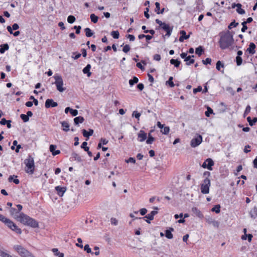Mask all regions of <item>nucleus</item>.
<instances>
[{
	"instance_id": "obj_5",
	"label": "nucleus",
	"mask_w": 257,
	"mask_h": 257,
	"mask_svg": "<svg viewBox=\"0 0 257 257\" xmlns=\"http://www.w3.org/2000/svg\"><path fill=\"white\" fill-rule=\"evenodd\" d=\"M210 185V180L208 178H205L200 185L201 192L204 194L209 193Z\"/></svg>"
},
{
	"instance_id": "obj_46",
	"label": "nucleus",
	"mask_w": 257,
	"mask_h": 257,
	"mask_svg": "<svg viewBox=\"0 0 257 257\" xmlns=\"http://www.w3.org/2000/svg\"><path fill=\"white\" fill-rule=\"evenodd\" d=\"M20 117L23 119V120L25 122L28 121L29 120V118L26 114H21Z\"/></svg>"
},
{
	"instance_id": "obj_3",
	"label": "nucleus",
	"mask_w": 257,
	"mask_h": 257,
	"mask_svg": "<svg viewBox=\"0 0 257 257\" xmlns=\"http://www.w3.org/2000/svg\"><path fill=\"white\" fill-rule=\"evenodd\" d=\"M24 163L26 167V172L30 174H33L35 169L34 158L31 156H29L28 158L24 161Z\"/></svg>"
},
{
	"instance_id": "obj_56",
	"label": "nucleus",
	"mask_w": 257,
	"mask_h": 257,
	"mask_svg": "<svg viewBox=\"0 0 257 257\" xmlns=\"http://www.w3.org/2000/svg\"><path fill=\"white\" fill-rule=\"evenodd\" d=\"M250 107L249 105H247L245 108V111L244 112V116H245L246 115L248 114L249 112H250Z\"/></svg>"
},
{
	"instance_id": "obj_44",
	"label": "nucleus",
	"mask_w": 257,
	"mask_h": 257,
	"mask_svg": "<svg viewBox=\"0 0 257 257\" xmlns=\"http://www.w3.org/2000/svg\"><path fill=\"white\" fill-rule=\"evenodd\" d=\"M220 67H222L223 68L224 67V65L223 64H222L221 61H218L216 63V68L217 70H218V71H220Z\"/></svg>"
},
{
	"instance_id": "obj_48",
	"label": "nucleus",
	"mask_w": 257,
	"mask_h": 257,
	"mask_svg": "<svg viewBox=\"0 0 257 257\" xmlns=\"http://www.w3.org/2000/svg\"><path fill=\"white\" fill-rule=\"evenodd\" d=\"M155 6H156V8H155V12L157 13V14H159V12L160 10V3L158 2H156Z\"/></svg>"
},
{
	"instance_id": "obj_6",
	"label": "nucleus",
	"mask_w": 257,
	"mask_h": 257,
	"mask_svg": "<svg viewBox=\"0 0 257 257\" xmlns=\"http://www.w3.org/2000/svg\"><path fill=\"white\" fill-rule=\"evenodd\" d=\"M15 250L21 257H29L32 253L26 248L20 245H16L14 246Z\"/></svg>"
},
{
	"instance_id": "obj_23",
	"label": "nucleus",
	"mask_w": 257,
	"mask_h": 257,
	"mask_svg": "<svg viewBox=\"0 0 257 257\" xmlns=\"http://www.w3.org/2000/svg\"><path fill=\"white\" fill-rule=\"evenodd\" d=\"M206 162L207 163V169L209 170H212V167L214 165V162L213 160L210 158H208L206 160Z\"/></svg>"
},
{
	"instance_id": "obj_20",
	"label": "nucleus",
	"mask_w": 257,
	"mask_h": 257,
	"mask_svg": "<svg viewBox=\"0 0 257 257\" xmlns=\"http://www.w3.org/2000/svg\"><path fill=\"white\" fill-rule=\"evenodd\" d=\"M194 55L189 56L185 58L184 61L186 62V64L187 65H190L194 63L195 60L193 59H191V57H194Z\"/></svg>"
},
{
	"instance_id": "obj_36",
	"label": "nucleus",
	"mask_w": 257,
	"mask_h": 257,
	"mask_svg": "<svg viewBox=\"0 0 257 257\" xmlns=\"http://www.w3.org/2000/svg\"><path fill=\"white\" fill-rule=\"evenodd\" d=\"M10 219L6 218L4 215L0 214V220L2 222H4L6 225L8 223V221H10Z\"/></svg>"
},
{
	"instance_id": "obj_53",
	"label": "nucleus",
	"mask_w": 257,
	"mask_h": 257,
	"mask_svg": "<svg viewBox=\"0 0 257 257\" xmlns=\"http://www.w3.org/2000/svg\"><path fill=\"white\" fill-rule=\"evenodd\" d=\"M84 249L87 253H92L91 249L90 248L89 245L88 244L85 245L84 247Z\"/></svg>"
},
{
	"instance_id": "obj_15",
	"label": "nucleus",
	"mask_w": 257,
	"mask_h": 257,
	"mask_svg": "<svg viewBox=\"0 0 257 257\" xmlns=\"http://www.w3.org/2000/svg\"><path fill=\"white\" fill-rule=\"evenodd\" d=\"M180 33L181 36L179 38V41L181 42H183L184 40L188 39L190 37L189 35H186V32L184 30L181 31Z\"/></svg>"
},
{
	"instance_id": "obj_50",
	"label": "nucleus",
	"mask_w": 257,
	"mask_h": 257,
	"mask_svg": "<svg viewBox=\"0 0 257 257\" xmlns=\"http://www.w3.org/2000/svg\"><path fill=\"white\" fill-rule=\"evenodd\" d=\"M0 255L2 257H13L11 255L3 251H0Z\"/></svg>"
},
{
	"instance_id": "obj_63",
	"label": "nucleus",
	"mask_w": 257,
	"mask_h": 257,
	"mask_svg": "<svg viewBox=\"0 0 257 257\" xmlns=\"http://www.w3.org/2000/svg\"><path fill=\"white\" fill-rule=\"evenodd\" d=\"M70 113L73 116H75L78 114V111L76 109H72L71 110Z\"/></svg>"
},
{
	"instance_id": "obj_11",
	"label": "nucleus",
	"mask_w": 257,
	"mask_h": 257,
	"mask_svg": "<svg viewBox=\"0 0 257 257\" xmlns=\"http://www.w3.org/2000/svg\"><path fill=\"white\" fill-rule=\"evenodd\" d=\"M55 190H56L57 193L59 196H62L66 191V188L65 187H60L58 186L55 187Z\"/></svg>"
},
{
	"instance_id": "obj_32",
	"label": "nucleus",
	"mask_w": 257,
	"mask_h": 257,
	"mask_svg": "<svg viewBox=\"0 0 257 257\" xmlns=\"http://www.w3.org/2000/svg\"><path fill=\"white\" fill-rule=\"evenodd\" d=\"M170 131V128L169 126H164L163 128L161 129V133L164 135H168Z\"/></svg>"
},
{
	"instance_id": "obj_60",
	"label": "nucleus",
	"mask_w": 257,
	"mask_h": 257,
	"mask_svg": "<svg viewBox=\"0 0 257 257\" xmlns=\"http://www.w3.org/2000/svg\"><path fill=\"white\" fill-rule=\"evenodd\" d=\"M110 222L112 224L114 225H116L118 223L117 220L115 218H111L110 219Z\"/></svg>"
},
{
	"instance_id": "obj_41",
	"label": "nucleus",
	"mask_w": 257,
	"mask_h": 257,
	"mask_svg": "<svg viewBox=\"0 0 257 257\" xmlns=\"http://www.w3.org/2000/svg\"><path fill=\"white\" fill-rule=\"evenodd\" d=\"M173 77H170L169 80L166 82V83L168 84L171 87H173L175 86L173 82Z\"/></svg>"
},
{
	"instance_id": "obj_13",
	"label": "nucleus",
	"mask_w": 257,
	"mask_h": 257,
	"mask_svg": "<svg viewBox=\"0 0 257 257\" xmlns=\"http://www.w3.org/2000/svg\"><path fill=\"white\" fill-rule=\"evenodd\" d=\"M56 148H57V146L54 145H51L50 146V148H49L50 151L52 153V154L53 156H56L60 153V150H55Z\"/></svg>"
},
{
	"instance_id": "obj_59",
	"label": "nucleus",
	"mask_w": 257,
	"mask_h": 257,
	"mask_svg": "<svg viewBox=\"0 0 257 257\" xmlns=\"http://www.w3.org/2000/svg\"><path fill=\"white\" fill-rule=\"evenodd\" d=\"M74 29H76V33L77 34H80V30L81 29V27L80 26H75L74 27Z\"/></svg>"
},
{
	"instance_id": "obj_35",
	"label": "nucleus",
	"mask_w": 257,
	"mask_h": 257,
	"mask_svg": "<svg viewBox=\"0 0 257 257\" xmlns=\"http://www.w3.org/2000/svg\"><path fill=\"white\" fill-rule=\"evenodd\" d=\"M10 213H11V214L12 215L14 216L15 218V215H19V214H20V213H19V212L17 210V209L14 208H12L10 209Z\"/></svg>"
},
{
	"instance_id": "obj_2",
	"label": "nucleus",
	"mask_w": 257,
	"mask_h": 257,
	"mask_svg": "<svg viewBox=\"0 0 257 257\" xmlns=\"http://www.w3.org/2000/svg\"><path fill=\"white\" fill-rule=\"evenodd\" d=\"M233 43V39L232 36L229 32L226 33L221 36L219 41V46L221 49H225L231 46Z\"/></svg>"
},
{
	"instance_id": "obj_7",
	"label": "nucleus",
	"mask_w": 257,
	"mask_h": 257,
	"mask_svg": "<svg viewBox=\"0 0 257 257\" xmlns=\"http://www.w3.org/2000/svg\"><path fill=\"white\" fill-rule=\"evenodd\" d=\"M7 225L8 227H9L13 231L16 232L18 234H21L22 231L21 229L19 228L15 223H14L12 220H10L8 221Z\"/></svg>"
},
{
	"instance_id": "obj_57",
	"label": "nucleus",
	"mask_w": 257,
	"mask_h": 257,
	"mask_svg": "<svg viewBox=\"0 0 257 257\" xmlns=\"http://www.w3.org/2000/svg\"><path fill=\"white\" fill-rule=\"evenodd\" d=\"M211 62V59L209 58H207L205 60L202 61V62L204 65L210 64Z\"/></svg>"
},
{
	"instance_id": "obj_22",
	"label": "nucleus",
	"mask_w": 257,
	"mask_h": 257,
	"mask_svg": "<svg viewBox=\"0 0 257 257\" xmlns=\"http://www.w3.org/2000/svg\"><path fill=\"white\" fill-rule=\"evenodd\" d=\"M192 211L193 212V213H194L198 217H200V218L203 217L202 214L201 213L200 211L197 207H193L192 208Z\"/></svg>"
},
{
	"instance_id": "obj_4",
	"label": "nucleus",
	"mask_w": 257,
	"mask_h": 257,
	"mask_svg": "<svg viewBox=\"0 0 257 257\" xmlns=\"http://www.w3.org/2000/svg\"><path fill=\"white\" fill-rule=\"evenodd\" d=\"M53 77L55 80L54 84L56 86L57 89L60 92L65 90L66 88L63 87L64 83L62 77L59 75L56 74Z\"/></svg>"
},
{
	"instance_id": "obj_43",
	"label": "nucleus",
	"mask_w": 257,
	"mask_h": 257,
	"mask_svg": "<svg viewBox=\"0 0 257 257\" xmlns=\"http://www.w3.org/2000/svg\"><path fill=\"white\" fill-rule=\"evenodd\" d=\"M166 237L168 239H172L173 238V236L170 230H166Z\"/></svg>"
},
{
	"instance_id": "obj_24",
	"label": "nucleus",
	"mask_w": 257,
	"mask_h": 257,
	"mask_svg": "<svg viewBox=\"0 0 257 257\" xmlns=\"http://www.w3.org/2000/svg\"><path fill=\"white\" fill-rule=\"evenodd\" d=\"M90 68L91 65L90 64H87V66L83 69V72L84 74H87L88 77H89L91 74L90 72Z\"/></svg>"
},
{
	"instance_id": "obj_8",
	"label": "nucleus",
	"mask_w": 257,
	"mask_h": 257,
	"mask_svg": "<svg viewBox=\"0 0 257 257\" xmlns=\"http://www.w3.org/2000/svg\"><path fill=\"white\" fill-rule=\"evenodd\" d=\"M202 141V137L201 135H199L197 137L193 139L191 141V146L192 147L195 148L199 145Z\"/></svg>"
},
{
	"instance_id": "obj_30",
	"label": "nucleus",
	"mask_w": 257,
	"mask_h": 257,
	"mask_svg": "<svg viewBox=\"0 0 257 257\" xmlns=\"http://www.w3.org/2000/svg\"><path fill=\"white\" fill-rule=\"evenodd\" d=\"M84 31L85 32L86 36L87 37H90L93 36V33L92 32L91 29L89 28H86L84 29Z\"/></svg>"
},
{
	"instance_id": "obj_19",
	"label": "nucleus",
	"mask_w": 257,
	"mask_h": 257,
	"mask_svg": "<svg viewBox=\"0 0 257 257\" xmlns=\"http://www.w3.org/2000/svg\"><path fill=\"white\" fill-rule=\"evenodd\" d=\"M17 176L15 175H11L9 176L8 178V181L10 182H13L16 184H19L20 183V181L19 179H17Z\"/></svg>"
},
{
	"instance_id": "obj_45",
	"label": "nucleus",
	"mask_w": 257,
	"mask_h": 257,
	"mask_svg": "<svg viewBox=\"0 0 257 257\" xmlns=\"http://www.w3.org/2000/svg\"><path fill=\"white\" fill-rule=\"evenodd\" d=\"M236 65L237 66H240L242 64V59L241 57L237 56L236 57Z\"/></svg>"
},
{
	"instance_id": "obj_27",
	"label": "nucleus",
	"mask_w": 257,
	"mask_h": 257,
	"mask_svg": "<svg viewBox=\"0 0 257 257\" xmlns=\"http://www.w3.org/2000/svg\"><path fill=\"white\" fill-rule=\"evenodd\" d=\"M0 47V53L2 54L4 53L5 51L8 50L9 48V46L8 44H2Z\"/></svg>"
},
{
	"instance_id": "obj_47",
	"label": "nucleus",
	"mask_w": 257,
	"mask_h": 257,
	"mask_svg": "<svg viewBox=\"0 0 257 257\" xmlns=\"http://www.w3.org/2000/svg\"><path fill=\"white\" fill-rule=\"evenodd\" d=\"M238 25V23H236L235 21H234L229 24L228 28L229 29H231L233 27H236Z\"/></svg>"
},
{
	"instance_id": "obj_55",
	"label": "nucleus",
	"mask_w": 257,
	"mask_h": 257,
	"mask_svg": "<svg viewBox=\"0 0 257 257\" xmlns=\"http://www.w3.org/2000/svg\"><path fill=\"white\" fill-rule=\"evenodd\" d=\"M130 50V47L128 45H125L124 46L122 51L124 53H127Z\"/></svg>"
},
{
	"instance_id": "obj_34",
	"label": "nucleus",
	"mask_w": 257,
	"mask_h": 257,
	"mask_svg": "<svg viewBox=\"0 0 257 257\" xmlns=\"http://www.w3.org/2000/svg\"><path fill=\"white\" fill-rule=\"evenodd\" d=\"M203 52V50L201 46L197 47L195 50L196 54H197L199 56H200L202 54Z\"/></svg>"
},
{
	"instance_id": "obj_37",
	"label": "nucleus",
	"mask_w": 257,
	"mask_h": 257,
	"mask_svg": "<svg viewBox=\"0 0 257 257\" xmlns=\"http://www.w3.org/2000/svg\"><path fill=\"white\" fill-rule=\"evenodd\" d=\"M90 19L91 21L94 23H96L98 21V17L94 14L90 15Z\"/></svg>"
},
{
	"instance_id": "obj_16",
	"label": "nucleus",
	"mask_w": 257,
	"mask_h": 257,
	"mask_svg": "<svg viewBox=\"0 0 257 257\" xmlns=\"http://www.w3.org/2000/svg\"><path fill=\"white\" fill-rule=\"evenodd\" d=\"M157 213H158V212L157 211H152L150 213L148 214V215L145 216L144 217H143V218L140 217L139 219H141L142 218H147L150 220H152L154 219V216L156 214H157Z\"/></svg>"
},
{
	"instance_id": "obj_42",
	"label": "nucleus",
	"mask_w": 257,
	"mask_h": 257,
	"mask_svg": "<svg viewBox=\"0 0 257 257\" xmlns=\"http://www.w3.org/2000/svg\"><path fill=\"white\" fill-rule=\"evenodd\" d=\"M75 17L72 15L68 16L67 18V21L70 24L73 23L75 21Z\"/></svg>"
},
{
	"instance_id": "obj_10",
	"label": "nucleus",
	"mask_w": 257,
	"mask_h": 257,
	"mask_svg": "<svg viewBox=\"0 0 257 257\" xmlns=\"http://www.w3.org/2000/svg\"><path fill=\"white\" fill-rule=\"evenodd\" d=\"M58 104L56 102H55L52 99H47L45 102V107L46 108H49L50 107H56Z\"/></svg>"
},
{
	"instance_id": "obj_62",
	"label": "nucleus",
	"mask_w": 257,
	"mask_h": 257,
	"mask_svg": "<svg viewBox=\"0 0 257 257\" xmlns=\"http://www.w3.org/2000/svg\"><path fill=\"white\" fill-rule=\"evenodd\" d=\"M140 214L143 216L145 215L147 212V210L146 208H142L140 210Z\"/></svg>"
},
{
	"instance_id": "obj_1",
	"label": "nucleus",
	"mask_w": 257,
	"mask_h": 257,
	"mask_svg": "<svg viewBox=\"0 0 257 257\" xmlns=\"http://www.w3.org/2000/svg\"><path fill=\"white\" fill-rule=\"evenodd\" d=\"M15 218L25 225L30 226L33 228L38 227L39 225L38 222L34 219L21 212L19 215H15Z\"/></svg>"
},
{
	"instance_id": "obj_61",
	"label": "nucleus",
	"mask_w": 257,
	"mask_h": 257,
	"mask_svg": "<svg viewBox=\"0 0 257 257\" xmlns=\"http://www.w3.org/2000/svg\"><path fill=\"white\" fill-rule=\"evenodd\" d=\"M202 87L201 86H198L197 88H194L193 89V93H196L198 92H200L202 91Z\"/></svg>"
},
{
	"instance_id": "obj_12",
	"label": "nucleus",
	"mask_w": 257,
	"mask_h": 257,
	"mask_svg": "<svg viewBox=\"0 0 257 257\" xmlns=\"http://www.w3.org/2000/svg\"><path fill=\"white\" fill-rule=\"evenodd\" d=\"M256 46L253 43H250L249 45V47L247 49L246 51L249 54L252 55L255 53V49Z\"/></svg>"
},
{
	"instance_id": "obj_28",
	"label": "nucleus",
	"mask_w": 257,
	"mask_h": 257,
	"mask_svg": "<svg viewBox=\"0 0 257 257\" xmlns=\"http://www.w3.org/2000/svg\"><path fill=\"white\" fill-rule=\"evenodd\" d=\"M247 120L248 122L250 125L252 126L254 123L257 122V117H253L252 119H251L250 116L247 117Z\"/></svg>"
},
{
	"instance_id": "obj_52",
	"label": "nucleus",
	"mask_w": 257,
	"mask_h": 257,
	"mask_svg": "<svg viewBox=\"0 0 257 257\" xmlns=\"http://www.w3.org/2000/svg\"><path fill=\"white\" fill-rule=\"evenodd\" d=\"M213 113V110L210 107L207 108V111H205V114L206 116L208 117L209 116L210 114H211Z\"/></svg>"
},
{
	"instance_id": "obj_33",
	"label": "nucleus",
	"mask_w": 257,
	"mask_h": 257,
	"mask_svg": "<svg viewBox=\"0 0 257 257\" xmlns=\"http://www.w3.org/2000/svg\"><path fill=\"white\" fill-rule=\"evenodd\" d=\"M139 81L138 78L134 76L132 79L129 80V84L131 86L133 85L134 84L138 83Z\"/></svg>"
},
{
	"instance_id": "obj_18",
	"label": "nucleus",
	"mask_w": 257,
	"mask_h": 257,
	"mask_svg": "<svg viewBox=\"0 0 257 257\" xmlns=\"http://www.w3.org/2000/svg\"><path fill=\"white\" fill-rule=\"evenodd\" d=\"M249 215L252 219H255L257 216V207H254L249 211Z\"/></svg>"
},
{
	"instance_id": "obj_38",
	"label": "nucleus",
	"mask_w": 257,
	"mask_h": 257,
	"mask_svg": "<svg viewBox=\"0 0 257 257\" xmlns=\"http://www.w3.org/2000/svg\"><path fill=\"white\" fill-rule=\"evenodd\" d=\"M111 35L114 39H118L119 36V34L117 31H113L111 32Z\"/></svg>"
},
{
	"instance_id": "obj_17",
	"label": "nucleus",
	"mask_w": 257,
	"mask_h": 257,
	"mask_svg": "<svg viewBox=\"0 0 257 257\" xmlns=\"http://www.w3.org/2000/svg\"><path fill=\"white\" fill-rule=\"evenodd\" d=\"M82 134L84 137L88 138L90 136H92L93 134V130L92 129H89L88 131L83 129L82 130Z\"/></svg>"
},
{
	"instance_id": "obj_26",
	"label": "nucleus",
	"mask_w": 257,
	"mask_h": 257,
	"mask_svg": "<svg viewBox=\"0 0 257 257\" xmlns=\"http://www.w3.org/2000/svg\"><path fill=\"white\" fill-rule=\"evenodd\" d=\"M62 126L63 127V130L65 132H68L69 131V123L65 121H62L61 122Z\"/></svg>"
},
{
	"instance_id": "obj_9",
	"label": "nucleus",
	"mask_w": 257,
	"mask_h": 257,
	"mask_svg": "<svg viewBox=\"0 0 257 257\" xmlns=\"http://www.w3.org/2000/svg\"><path fill=\"white\" fill-rule=\"evenodd\" d=\"M162 29L166 32V36L169 37L172 32L173 28L170 27L168 24L165 23L163 26L161 27Z\"/></svg>"
},
{
	"instance_id": "obj_64",
	"label": "nucleus",
	"mask_w": 257,
	"mask_h": 257,
	"mask_svg": "<svg viewBox=\"0 0 257 257\" xmlns=\"http://www.w3.org/2000/svg\"><path fill=\"white\" fill-rule=\"evenodd\" d=\"M161 59V57L159 54H155L154 56V59L156 61H160Z\"/></svg>"
},
{
	"instance_id": "obj_21",
	"label": "nucleus",
	"mask_w": 257,
	"mask_h": 257,
	"mask_svg": "<svg viewBox=\"0 0 257 257\" xmlns=\"http://www.w3.org/2000/svg\"><path fill=\"white\" fill-rule=\"evenodd\" d=\"M71 157L74 159V160H76L78 162H81L82 161L81 157L75 152H73L72 153Z\"/></svg>"
},
{
	"instance_id": "obj_54",
	"label": "nucleus",
	"mask_w": 257,
	"mask_h": 257,
	"mask_svg": "<svg viewBox=\"0 0 257 257\" xmlns=\"http://www.w3.org/2000/svg\"><path fill=\"white\" fill-rule=\"evenodd\" d=\"M77 241H78L79 243H76V245L77 246L79 247L82 248L83 247V245L82 244V239L80 238H77Z\"/></svg>"
},
{
	"instance_id": "obj_14",
	"label": "nucleus",
	"mask_w": 257,
	"mask_h": 257,
	"mask_svg": "<svg viewBox=\"0 0 257 257\" xmlns=\"http://www.w3.org/2000/svg\"><path fill=\"white\" fill-rule=\"evenodd\" d=\"M147 134L143 131H140L138 134L139 141L143 142L147 139Z\"/></svg>"
},
{
	"instance_id": "obj_31",
	"label": "nucleus",
	"mask_w": 257,
	"mask_h": 257,
	"mask_svg": "<svg viewBox=\"0 0 257 257\" xmlns=\"http://www.w3.org/2000/svg\"><path fill=\"white\" fill-rule=\"evenodd\" d=\"M170 63L172 65H174L176 67H178L180 64V61L177 59H172L170 60Z\"/></svg>"
},
{
	"instance_id": "obj_49",
	"label": "nucleus",
	"mask_w": 257,
	"mask_h": 257,
	"mask_svg": "<svg viewBox=\"0 0 257 257\" xmlns=\"http://www.w3.org/2000/svg\"><path fill=\"white\" fill-rule=\"evenodd\" d=\"M87 143L84 142L81 146V148L83 149L85 151H87L89 150V147H87Z\"/></svg>"
},
{
	"instance_id": "obj_51",
	"label": "nucleus",
	"mask_w": 257,
	"mask_h": 257,
	"mask_svg": "<svg viewBox=\"0 0 257 257\" xmlns=\"http://www.w3.org/2000/svg\"><path fill=\"white\" fill-rule=\"evenodd\" d=\"M132 116L135 117L136 118L139 119V117L141 116V113L138 112L137 111H134L133 112Z\"/></svg>"
},
{
	"instance_id": "obj_29",
	"label": "nucleus",
	"mask_w": 257,
	"mask_h": 257,
	"mask_svg": "<svg viewBox=\"0 0 257 257\" xmlns=\"http://www.w3.org/2000/svg\"><path fill=\"white\" fill-rule=\"evenodd\" d=\"M241 5L239 3L238 4L237 7H236V12L240 15H243L245 14V11L241 9Z\"/></svg>"
},
{
	"instance_id": "obj_40",
	"label": "nucleus",
	"mask_w": 257,
	"mask_h": 257,
	"mask_svg": "<svg viewBox=\"0 0 257 257\" xmlns=\"http://www.w3.org/2000/svg\"><path fill=\"white\" fill-rule=\"evenodd\" d=\"M220 206L219 205H216L214 207H213L212 208L211 211H213V212H215L217 213H218L220 211Z\"/></svg>"
},
{
	"instance_id": "obj_25",
	"label": "nucleus",
	"mask_w": 257,
	"mask_h": 257,
	"mask_svg": "<svg viewBox=\"0 0 257 257\" xmlns=\"http://www.w3.org/2000/svg\"><path fill=\"white\" fill-rule=\"evenodd\" d=\"M84 121V118L82 116H78L74 119V122L75 124L77 125L79 123H82Z\"/></svg>"
},
{
	"instance_id": "obj_58",
	"label": "nucleus",
	"mask_w": 257,
	"mask_h": 257,
	"mask_svg": "<svg viewBox=\"0 0 257 257\" xmlns=\"http://www.w3.org/2000/svg\"><path fill=\"white\" fill-rule=\"evenodd\" d=\"M125 162L127 163H132L135 164L136 163V160L134 158L130 157L128 160H126Z\"/></svg>"
},
{
	"instance_id": "obj_39",
	"label": "nucleus",
	"mask_w": 257,
	"mask_h": 257,
	"mask_svg": "<svg viewBox=\"0 0 257 257\" xmlns=\"http://www.w3.org/2000/svg\"><path fill=\"white\" fill-rule=\"evenodd\" d=\"M155 140L154 138H153L150 134H149L148 139L146 141V143L147 144H151Z\"/></svg>"
}]
</instances>
